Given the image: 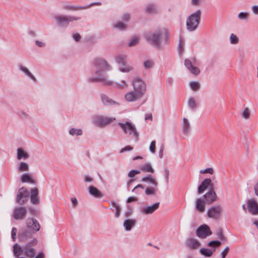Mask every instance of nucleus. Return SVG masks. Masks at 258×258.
<instances>
[{
  "label": "nucleus",
  "mask_w": 258,
  "mask_h": 258,
  "mask_svg": "<svg viewBox=\"0 0 258 258\" xmlns=\"http://www.w3.org/2000/svg\"><path fill=\"white\" fill-rule=\"evenodd\" d=\"M38 243L36 238H33L22 247L18 243L15 244L13 246V252L16 258H45L43 252H39L36 256V249L32 246L36 245Z\"/></svg>",
  "instance_id": "1"
},
{
  "label": "nucleus",
  "mask_w": 258,
  "mask_h": 258,
  "mask_svg": "<svg viewBox=\"0 0 258 258\" xmlns=\"http://www.w3.org/2000/svg\"><path fill=\"white\" fill-rule=\"evenodd\" d=\"M110 69V67L104 59L101 58L95 59L93 62V70L96 77L90 78V81L92 82H103L106 85H112V82L107 80L105 75V72Z\"/></svg>",
  "instance_id": "2"
},
{
  "label": "nucleus",
  "mask_w": 258,
  "mask_h": 258,
  "mask_svg": "<svg viewBox=\"0 0 258 258\" xmlns=\"http://www.w3.org/2000/svg\"><path fill=\"white\" fill-rule=\"evenodd\" d=\"M26 228L18 233L20 241L24 242L40 230V225L37 220L29 218L26 220Z\"/></svg>",
  "instance_id": "3"
},
{
  "label": "nucleus",
  "mask_w": 258,
  "mask_h": 258,
  "mask_svg": "<svg viewBox=\"0 0 258 258\" xmlns=\"http://www.w3.org/2000/svg\"><path fill=\"white\" fill-rule=\"evenodd\" d=\"M201 14V11L198 10L188 18L186 20V26L189 31H192L197 28L199 24Z\"/></svg>",
  "instance_id": "4"
},
{
  "label": "nucleus",
  "mask_w": 258,
  "mask_h": 258,
  "mask_svg": "<svg viewBox=\"0 0 258 258\" xmlns=\"http://www.w3.org/2000/svg\"><path fill=\"white\" fill-rule=\"evenodd\" d=\"M163 32L157 31L154 33H148L146 34V38L152 44L156 47H159Z\"/></svg>",
  "instance_id": "5"
},
{
  "label": "nucleus",
  "mask_w": 258,
  "mask_h": 258,
  "mask_svg": "<svg viewBox=\"0 0 258 258\" xmlns=\"http://www.w3.org/2000/svg\"><path fill=\"white\" fill-rule=\"evenodd\" d=\"M132 85L134 91L142 97L146 90V85L144 82L140 79L136 78L133 80Z\"/></svg>",
  "instance_id": "6"
},
{
  "label": "nucleus",
  "mask_w": 258,
  "mask_h": 258,
  "mask_svg": "<svg viewBox=\"0 0 258 258\" xmlns=\"http://www.w3.org/2000/svg\"><path fill=\"white\" fill-rule=\"evenodd\" d=\"M119 125L125 134L133 135L136 139L138 138V134L137 132L135 127L130 122H126L125 123H119Z\"/></svg>",
  "instance_id": "7"
},
{
  "label": "nucleus",
  "mask_w": 258,
  "mask_h": 258,
  "mask_svg": "<svg viewBox=\"0 0 258 258\" xmlns=\"http://www.w3.org/2000/svg\"><path fill=\"white\" fill-rule=\"evenodd\" d=\"M29 195V192L26 188H21L17 195V202L20 205H24L27 201Z\"/></svg>",
  "instance_id": "8"
},
{
  "label": "nucleus",
  "mask_w": 258,
  "mask_h": 258,
  "mask_svg": "<svg viewBox=\"0 0 258 258\" xmlns=\"http://www.w3.org/2000/svg\"><path fill=\"white\" fill-rule=\"evenodd\" d=\"M27 209L24 207H16L13 212V217L17 220H23L27 214Z\"/></svg>",
  "instance_id": "9"
},
{
  "label": "nucleus",
  "mask_w": 258,
  "mask_h": 258,
  "mask_svg": "<svg viewBox=\"0 0 258 258\" xmlns=\"http://www.w3.org/2000/svg\"><path fill=\"white\" fill-rule=\"evenodd\" d=\"M184 64L192 74L198 75L200 73V71L199 68L194 66L196 64V59L195 58H191V59H186L184 61Z\"/></svg>",
  "instance_id": "10"
},
{
  "label": "nucleus",
  "mask_w": 258,
  "mask_h": 258,
  "mask_svg": "<svg viewBox=\"0 0 258 258\" xmlns=\"http://www.w3.org/2000/svg\"><path fill=\"white\" fill-rule=\"evenodd\" d=\"M222 209L220 206H214L208 211V216L214 219H218L221 216Z\"/></svg>",
  "instance_id": "11"
},
{
  "label": "nucleus",
  "mask_w": 258,
  "mask_h": 258,
  "mask_svg": "<svg viewBox=\"0 0 258 258\" xmlns=\"http://www.w3.org/2000/svg\"><path fill=\"white\" fill-rule=\"evenodd\" d=\"M114 117L98 116L96 118L94 123L99 126H104L115 120Z\"/></svg>",
  "instance_id": "12"
},
{
  "label": "nucleus",
  "mask_w": 258,
  "mask_h": 258,
  "mask_svg": "<svg viewBox=\"0 0 258 258\" xmlns=\"http://www.w3.org/2000/svg\"><path fill=\"white\" fill-rule=\"evenodd\" d=\"M197 235L198 237L202 238H205L207 236L212 234L210 228L206 225L201 226L197 230Z\"/></svg>",
  "instance_id": "13"
},
{
  "label": "nucleus",
  "mask_w": 258,
  "mask_h": 258,
  "mask_svg": "<svg viewBox=\"0 0 258 258\" xmlns=\"http://www.w3.org/2000/svg\"><path fill=\"white\" fill-rule=\"evenodd\" d=\"M56 19L58 24L61 26H67L69 22L79 19V18L72 16H57Z\"/></svg>",
  "instance_id": "14"
},
{
  "label": "nucleus",
  "mask_w": 258,
  "mask_h": 258,
  "mask_svg": "<svg viewBox=\"0 0 258 258\" xmlns=\"http://www.w3.org/2000/svg\"><path fill=\"white\" fill-rule=\"evenodd\" d=\"M249 212L252 215H258V203L255 200H249L247 202Z\"/></svg>",
  "instance_id": "15"
},
{
  "label": "nucleus",
  "mask_w": 258,
  "mask_h": 258,
  "mask_svg": "<svg viewBox=\"0 0 258 258\" xmlns=\"http://www.w3.org/2000/svg\"><path fill=\"white\" fill-rule=\"evenodd\" d=\"M159 202L155 203L152 206L142 208L141 211L144 214H152L159 208Z\"/></svg>",
  "instance_id": "16"
},
{
  "label": "nucleus",
  "mask_w": 258,
  "mask_h": 258,
  "mask_svg": "<svg viewBox=\"0 0 258 258\" xmlns=\"http://www.w3.org/2000/svg\"><path fill=\"white\" fill-rule=\"evenodd\" d=\"M205 199V203L206 204H210L216 200L217 196L216 193L213 190H210L207 192L204 196Z\"/></svg>",
  "instance_id": "17"
},
{
  "label": "nucleus",
  "mask_w": 258,
  "mask_h": 258,
  "mask_svg": "<svg viewBox=\"0 0 258 258\" xmlns=\"http://www.w3.org/2000/svg\"><path fill=\"white\" fill-rule=\"evenodd\" d=\"M141 97L142 96L134 91L128 92L124 96L125 100L128 102L135 101Z\"/></svg>",
  "instance_id": "18"
},
{
  "label": "nucleus",
  "mask_w": 258,
  "mask_h": 258,
  "mask_svg": "<svg viewBox=\"0 0 258 258\" xmlns=\"http://www.w3.org/2000/svg\"><path fill=\"white\" fill-rule=\"evenodd\" d=\"M95 4H93H93L90 5V6H93ZM96 4L98 5H100V3H97ZM89 7H90V6L86 7H81V6L76 7V6H74L73 5H69V4H66V5H63V9H64V10H69V11H77V10H82V9H87V8H88Z\"/></svg>",
  "instance_id": "19"
},
{
  "label": "nucleus",
  "mask_w": 258,
  "mask_h": 258,
  "mask_svg": "<svg viewBox=\"0 0 258 258\" xmlns=\"http://www.w3.org/2000/svg\"><path fill=\"white\" fill-rule=\"evenodd\" d=\"M187 246L192 249L198 248L200 246V242L196 239L189 238L186 241Z\"/></svg>",
  "instance_id": "20"
},
{
  "label": "nucleus",
  "mask_w": 258,
  "mask_h": 258,
  "mask_svg": "<svg viewBox=\"0 0 258 258\" xmlns=\"http://www.w3.org/2000/svg\"><path fill=\"white\" fill-rule=\"evenodd\" d=\"M89 192L93 197L97 198H101L103 197V195L96 187L91 185L88 188Z\"/></svg>",
  "instance_id": "21"
},
{
  "label": "nucleus",
  "mask_w": 258,
  "mask_h": 258,
  "mask_svg": "<svg viewBox=\"0 0 258 258\" xmlns=\"http://www.w3.org/2000/svg\"><path fill=\"white\" fill-rule=\"evenodd\" d=\"M31 202L33 204H37L39 203L38 198V189L37 188H34L31 190L30 196Z\"/></svg>",
  "instance_id": "22"
},
{
  "label": "nucleus",
  "mask_w": 258,
  "mask_h": 258,
  "mask_svg": "<svg viewBox=\"0 0 258 258\" xmlns=\"http://www.w3.org/2000/svg\"><path fill=\"white\" fill-rule=\"evenodd\" d=\"M211 183V180L210 178L205 179L198 187V194H201L203 192Z\"/></svg>",
  "instance_id": "23"
},
{
  "label": "nucleus",
  "mask_w": 258,
  "mask_h": 258,
  "mask_svg": "<svg viewBox=\"0 0 258 258\" xmlns=\"http://www.w3.org/2000/svg\"><path fill=\"white\" fill-rule=\"evenodd\" d=\"M29 157V154L27 152L25 151L22 148H18L17 149V158L18 160L26 159Z\"/></svg>",
  "instance_id": "24"
},
{
  "label": "nucleus",
  "mask_w": 258,
  "mask_h": 258,
  "mask_svg": "<svg viewBox=\"0 0 258 258\" xmlns=\"http://www.w3.org/2000/svg\"><path fill=\"white\" fill-rule=\"evenodd\" d=\"M101 98L103 103L106 105H112L117 104V103L109 98L108 96L104 94L101 95Z\"/></svg>",
  "instance_id": "25"
},
{
  "label": "nucleus",
  "mask_w": 258,
  "mask_h": 258,
  "mask_svg": "<svg viewBox=\"0 0 258 258\" xmlns=\"http://www.w3.org/2000/svg\"><path fill=\"white\" fill-rule=\"evenodd\" d=\"M205 202H203L201 199H198L196 202V209L201 213H203L205 211Z\"/></svg>",
  "instance_id": "26"
},
{
  "label": "nucleus",
  "mask_w": 258,
  "mask_h": 258,
  "mask_svg": "<svg viewBox=\"0 0 258 258\" xmlns=\"http://www.w3.org/2000/svg\"><path fill=\"white\" fill-rule=\"evenodd\" d=\"M136 220L134 219H127L124 221L123 226L126 230H130L132 227L136 224Z\"/></svg>",
  "instance_id": "27"
},
{
  "label": "nucleus",
  "mask_w": 258,
  "mask_h": 258,
  "mask_svg": "<svg viewBox=\"0 0 258 258\" xmlns=\"http://www.w3.org/2000/svg\"><path fill=\"white\" fill-rule=\"evenodd\" d=\"M140 169L142 171L148 173H153L154 172V170L152 168L151 164L146 163L144 165H142L140 167Z\"/></svg>",
  "instance_id": "28"
},
{
  "label": "nucleus",
  "mask_w": 258,
  "mask_h": 258,
  "mask_svg": "<svg viewBox=\"0 0 258 258\" xmlns=\"http://www.w3.org/2000/svg\"><path fill=\"white\" fill-rule=\"evenodd\" d=\"M142 181L143 182L149 181L155 187L157 186L158 185V182L156 181L155 178L153 177L151 175H148L144 177L143 178H142Z\"/></svg>",
  "instance_id": "29"
},
{
  "label": "nucleus",
  "mask_w": 258,
  "mask_h": 258,
  "mask_svg": "<svg viewBox=\"0 0 258 258\" xmlns=\"http://www.w3.org/2000/svg\"><path fill=\"white\" fill-rule=\"evenodd\" d=\"M21 181L24 182H30L31 183H34L35 181L33 179L31 178V176L30 174H24L21 176Z\"/></svg>",
  "instance_id": "30"
},
{
  "label": "nucleus",
  "mask_w": 258,
  "mask_h": 258,
  "mask_svg": "<svg viewBox=\"0 0 258 258\" xmlns=\"http://www.w3.org/2000/svg\"><path fill=\"white\" fill-rule=\"evenodd\" d=\"M29 165L26 162H21L18 166V170L20 172H25L29 170Z\"/></svg>",
  "instance_id": "31"
},
{
  "label": "nucleus",
  "mask_w": 258,
  "mask_h": 258,
  "mask_svg": "<svg viewBox=\"0 0 258 258\" xmlns=\"http://www.w3.org/2000/svg\"><path fill=\"white\" fill-rule=\"evenodd\" d=\"M183 133L185 134L188 133L189 131L190 124L188 120L186 118L183 119Z\"/></svg>",
  "instance_id": "32"
},
{
  "label": "nucleus",
  "mask_w": 258,
  "mask_h": 258,
  "mask_svg": "<svg viewBox=\"0 0 258 258\" xmlns=\"http://www.w3.org/2000/svg\"><path fill=\"white\" fill-rule=\"evenodd\" d=\"M146 12L149 14H154L157 13L158 10L155 6L150 5L147 7Z\"/></svg>",
  "instance_id": "33"
},
{
  "label": "nucleus",
  "mask_w": 258,
  "mask_h": 258,
  "mask_svg": "<svg viewBox=\"0 0 258 258\" xmlns=\"http://www.w3.org/2000/svg\"><path fill=\"white\" fill-rule=\"evenodd\" d=\"M250 115V111L248 108H245L241 112V116L244 119H248Z\"/></svg>",
  "instance_id": "34"
},
{
  "label": "nucleus",
  "mask_w": 258,
  "mask_h": 258,
  "mask_svg": "<svg viewBox=\"0 0 258 258\" xmlns=\"http://www.w3.org/2000/svg\"><path fill=\"white\" fill-rule=\"evenodd\" d=\"M188 105L191 109H195L197 107L196 101L192 97H190L188 100Z\"/></svg>",
  "instance_id": "35"
},
{
  "label": "nucleus",
  "mask_w": 258,
  "mask_h": 258,
  "mask_svg": "<svg viewBox=\"0 0 258 258\" xmlns=\"http://www.w3.org/2000/svg\"><path fill=\"white\" fill-rule=\"evenodd\" d=\"M125 59H126L125 55H121L116 57V61L118 63L121 64L122 65L124 66V64L125 63Z\"/></svg>",
  "instance_id": "36"
},
{
  "label": "nucleus",
  "mask_w": 258,
  "mask_h": 258,
  "mask_svg": "<svg viewBox=\"0 0 258 258\" xmlns=\"http://www.w3.org/2000/svg\"><path fill=\"white\" fill-rule=\"evenodd\" d=\"M20 69L22 71L24 72L27 76H28L30 78L32 79L33 80H35V77L34 76L29 72L28 69L23 66L20 67Z\"/></svg>",
  "instance_id": "37"
},
{
  "label": "nucleus",
  "mask_w": 258,
  "mask_h": 258,
  "mask_svg": "<svg viewBox=\"0 0 258 258\" xmlns=\"http://www.w3.org/2000/svg\"><path fill=\"white\" fill-rule=\"evenodd\" d=\"M156 190L157 189L155 187H147L145 190V194L147 195H154Z\"/></svg>",
  "instance_id": "38"
},
{
  "label": "nucleus",
  "mask_w": 258,
  "mask_h": 258,
  "mask_svg": "<svg viewBox=\"0 0 258 258\" xmlns=\"http://www.w3.org/2000/svg\"><path fill=\"white\" fill-rule=\"evenodd\" d=\"M200 252L202 254L206 256H210L212 255L213 252L208 249L202 248L200 250Z\"/></svg>",
  "instance_id": "39"
},
{
  "label": "nucleus",
  "mask_w": 258,
  "mask_h": 258,
  "mask_svg": "<svg viewBox=\"0 0 258 258\" xmlns=\"http://www.w3.org/2000/svg\"><path fill=\"white\" fill-rule=\"evenodd\" d=\"M190 87L194 91H197L200 88V84L197 82H192L190 83Z\"/></svg>",
  "instance_id": "40"
},
{
  "label": "nucleus",
  "mask_w": 258,
  "mask_h": 258,
  "mask_svg": "<svg viewBox=\"0 0 258 258\" xmlns=\"http://www.w3.org/2000/svg\"><path fill=\"white\" fill-rule=\"evenodd\" d=\"M70 134L71 135H81L82 134V131L81 129H75V128H72L70 131Z\"/></svg>",
  "instance_id": "41"
},
{
  "label": "nucleus",
  "mask_w": 258,
  "mask_h": 258,
  "mask_svg": "<svg viewBox=\"0 0 258 258\" xmlns=\"http://www.w3.org/2000/svg\"><path fill=\"white\" fill-rule=\"evenodd\" d=\"M139 42V38L137 36L133 37L128 43L129 46L136 45Z\"/></svg>",
  "instance_id": "42"
},
{
  "label": "nucleus",
  "mask_w": 258,
  "mask_h": 258,
  "mask_svg": "<svg viewBox=\"0 0 258 258\" xmlns=\"http://www.w3.org/2000/svg\"><path fill=\"white\" fill-rule=\"evenodd\" d=\"M112 206L115 208L116 211L115 213V217L117 218L119 217L120 213V209L119 207L115 203H112Z\"/></svg>",
  "instance_id": "43"
},
{
  "label": "nucleus",
  "mask_w": 258,
  "mask_h": 258,
  "mask_svg": "<svg viewBox=\"0 0 258 258\" xmlns=\"http://www.w3.org/2000/svg\"><path fill=\"white\" fill-rule=\"evenodd\" d=\"M230 42L232 44H237L238 43V38L236 35L232 34L230 37Z\"/></svg>",
  "instance_id": "44"
},
{
  "label": "nucleus",
  "mask_w": 258,
  "mask_h": 258,
  "mask_svg": "<svg viewBox=\"0 0 258 258\" xmlns=\"http://www.w3.org/2000/svg\"><path fill=\"white\" fill-rule=\"evenodd\" d=\"M200 173L201 174L209 173L213 174L214 173V169L212 168H208L204 170H201Z\"/></svg>",
  "instance_id": "45"
},
{
  "label": "nucleus",
  "mask_w": 258,
  "mask_h": 258,
  "mask_svg": "<svg viewBox=\"0 0 258 258\" xmlns=\"http://www.w3.org/2000/svg\"><path fill=\"white\" fill-rule=\"evenodd\" d=\"M140 170H132L128 173V176L130 177H134L136 175L140 174Z\"/></svg>",
  "instance_id": "46"
},
{
  "label": "nucleus",
  "mask_w": 258,
  "mask_h": 258,
  "mask_svg": "<svg viewBox=\"0 0 258 258\" xmlns=\"http://www.w3.org/2000/svg\"><path fill=\"white\" fill-rule=\"evenodd\" d=\"M150 151L152 153H154L156 151V142L155 141H153L151 142L150 147H149Z\"/></svg>",
  "instance_id": "47"
},
{
  "label": "nucleus",
  "mask_w": 258,
  "mask_h": 258,
  "mask_svg": "<svg viewBox=\"0 0 258 258\" xmlns=\"http://www.w3.org/2000/svg\"><path fill=\"white\" fill-rule=\"evenodd\" d=\"M17 229L16 227H13L11 231L12 238L13 241H15L16 239V233Z\"/></svg>",
  "instance_id": "48"
},
{
  "label": "nucleus",
  "mask_w": 258,
  "mask_h": 258,
  "mask_svg": "<svg viewBox=\"0 0 258 258\" xmlns=\"http://www.w3.org/2000/svg\"><path fill=\"white\" fill-rule=\"evenodd\" d=\"M114 27L120 30L124 29L126 28V26L122 22H119L114 25Z\"/></svg>",
  "instance_id": "49"
},
{
  "label": "nucleus",
  "mask_w": 258,
  "mask_h": 258,
  "mask_svg": "<svg viewBox=\"0 0 258 258\" xmlns=\"http://www.w3.org/2000/svg\"><path fill=\"white\" fill-rule=\"evenodd\" d=\"M132 67L129 66H125L123 67H120V70L122 72H128L132 70Z\"/></svg>",
  "instance_id": "50"
},
{
  "label": "nucleus",
  "mask_w": 258,
  "mask_h": 258,
  "mask_svg": "<svg viewBox=\"0 0 258 258\" xmlns=\"http://www.w3.org/2000/svg\"><path fill=\"white\" fill-rule=\"evenodd\" d=\"M209 246L218 247L221 245V242L219 241H212L208 244Z\"/></svg>",
  "instance_id": "51"
},
{
  "label": "nucleus",
  "mask_w": 258,
  "mask_h": 258,
  "mask_svg": "<svg viewBox=\"0 0 258 258\" xmlns=\"http://www.w3.org/2000/svg\"><path fill=\"white\" fill-rule=\"evenodd\" d=\"M144 64L146 69H149L153 67V62L150 60H146L144 62Z\"/></svg>",
  "instance_id": "52"
},
{
  "label": "nucleus",
  "mask_w": 258,
  "mask_h": 258,
  "mask_svg": "<svg viewBox=\"0 0 258 258\" xmlns=\"http://www.w3.org/2000/svg\"><path fill=\"white\" fill-rule=\"evenodd\" d=\"M248 17V13L241 12L238 15V18L240 19L244 20L247 18Z\"/></svg>",
  "instance_id": "53"
},
{
  "label": "nucleus",
  "mask_w": 258,
  "mask_h": 258,
  "mask_svg": "<svg viewBox=\"0 0 258 258\" xmlns=\"http://www.w3.org/2000/svg\"><path fill=\"white\" fill-rule=\"evenodd\" d=\"M133 149V147L130 146H126L125 147L122 148L120 150V153H122L125 151H129L131 150H132Z\"/></svg>",
  "instance_id": "54"
},
{
  "label": "nucleus",
  "mask_w": 258,
  "mask_h": 258,
  "mask_svg": "<svg viewBox=\"0 0 258 258\" xmlns=\"http://www.w3.org/2000/svg\"><path fill=\"white\" fill-rule=\"evenodd\" d=\"M127 86V84L124 81H122L121 82V84H118L117 85V87L119 88H123L126 87Z\"/></svg>",
  "instance_id": "55"
},
{
  "label": "nucleus",
  "mask_w": 258,
  "mask_h": 258,
  "mask_svg": "<svg viewBox=\"0 0 258 258\" xmlns=\"http://www.w3.org/2000/svg\"><path fill=\"white\" fill-rule=\"evenodd\" d=\"M229 248L228 247H226V248H225V249L222 252V256H223V257H226V256L227 255L229 252Z\"/></svg>",
  "instance_id": "56"
},
{
  "label": "nucleus",
  "mask_w": 258,
  "mask_h": 258,
  "mask_svg": "<svg viewBox=\"0 0 258 258\" xmlns=\"http://www.w3.org/2000/svg\"><path fill=\"white\" fill-rule=\"evenodd\" d=\"M251 9L254 14L258 15V6H252Z\"/></svg>",
  "instance_id": "57"
},
{
  "label": "nucleus",
  "mask_w": 258,
  "mask_h": 258,
  "mask_svg": "<svg viewBox=\"0 0 258 258\" xmlns=\"http://www.w3.org/2000/svg\"><path fill=\"white\" fill-rule=\"evenodd\" d=\"M137 200V198L136 197H129L127 200V203H130L136 201Z\"/></svg>",
  "instance_id": "58"
},
{
  "label": "nucleus",
  "mask_w": 258,
  "mask_h": 258,
  "mask_svg": "<svg viewBox=\"0 0 258 258\" xmlns=\"http://www.w3.org/2000/svg\"><path fill=\"white\" fill-rule=\"evenodd\" d=\"M202 0H191V4L193 6H199Z\"/></svg>",
  "instance_id": "59"
},
{
  "label": "nucleus",
  "mask_w": 258,
  "mask_h": 258,
  "mask_svg": "<svg viewBox=\"0 0 258 258\" xmlns=\"http://www.w3.org/2000/svg\"><path fill=\"white\" fill-rule=\"evenodd\" d=\"M73 38L76 41H78L81 39V36L78 33L74 34L73 35Z\"/></svg>",
  "instance_id": "60"
},
{
  "label": "nucleus",
  "mask_w": 258,
  "mask_h": 258,
  "mask_svg": "<svg viewBox=\"0 0 258 258\" xmlns=\"http://www.w3.org/2000/svg\"><path fill=\"white\" fill-rule=\"evenodd\" d=\"M71 201L74 207H76L78 204V201L76 198H73L71 199Z\"/></svg>",
  "instance_id": "61"
},
{
  "label": "nucleus",
  "mask_w": 258,
  "mask_h": 258,
  "mask_svg": "<svg viewBox=\"0 0 258 258\" xmlns=\"http://www.w3.org/2000/svg\"><path fill=\"white\" fill-rule=\"evenodd\" d=\"M84 180L86 182H91L93 181V178L89 176H86Z\"/></svg>",
  "instance_id": "62"
},
{
  "label": "nucleus",
  "mask_w": 258,
  "mask_h": 258,
  "mask_svg": "<svg viewBox=\"0 0 258 258\" xmlns=\"http://www.w3.org/2000/svg\"><path fill=\"white\" fill-rule=\"evenodd\" d=\"M36 44L39 47H43L44 46V43L40 41H36Z\"/></svg>",
  "instance_id": "63"
},
{
  "label": "nucleus",
  "mask_w": 258,
  "mask_h": 258,
  "mask_svg": "<svg viewBox=\"0 0 258 258\" xmlns=\"http://www.w3.org/2000/svg\"><path fill=\"white\" fill-rule=\"evenodd\" d=\"M254 191L255 195L258 196V181L254 186Z\"/></svg>",
  "instance_id": "64"
}]
</instances>
